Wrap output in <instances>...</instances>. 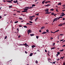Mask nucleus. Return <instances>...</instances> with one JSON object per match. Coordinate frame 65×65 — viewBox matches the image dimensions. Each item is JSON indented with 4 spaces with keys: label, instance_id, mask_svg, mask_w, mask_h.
Returning a JSON list of instances; mask_svg holds the SVG:
<instances>
[{
    "label": "nucleus",
    "instance_id": "obj_1",
    "mask_svg": "<svg viewBox=\"0 0 65 65\" xmlns=\"http://www.w3.org/2000/svg\"><path fill=\"white\" fill-rule=\"evenodd\" d=\"M27 32L28 33H31L32 32V30L30 29H28L27 30Z\"/></svg>",
    "mask_w": 65,
    "mask_h": 65
},
{
    "label": "nucleus",
    "instance_id": "obj_2",
    "mask_svg": "<svg viewBox=\"0 0 65 65\" xmlns=\"http://www.w3.org/2000/svg\"><path fill=\"white\" fill-rule=\"evenodd\" d=\"M24 10H25V11H27L28 10V9L27 8V7H25V9H24Z\"/></svg>",
    "mask_w": 65,
    "mask_h": 65
},
{
    "label": "nucleus",
    "instance_id": "obj_3",
    "mask_svg": "<svg viewBox=\"0 0 65 65\" xmlns=\"http://www.w3.org/2000/svg\"><path fill=\"white\" fill-rule=\"evenodd\" d=\"M29 19L30 20V21H32L33 20V18L31 16H30L29 17Z\"/></svg>",
    "mask_w": 65,
    "mask_h": 65
},
{
    "label": "nucleus",
    "instance_id": "obj_4",
    "mask_svg": "<svg viewBox=\"0 0 65 65\" xmlns=\"http://www.w3.org/2000/svg\"><path fill=\"white\" fill-rule=\"evenodd\" d=\"M58 18L57 17L56 18H55L54 20L55 21H57L58 20Z\"/></svg>",
    "mask_w": 65,
    "mask_h": 65
},
{
    "label": "nucleus",
    "instance_id": "obj_5",
    "mask_svg": "<svg viewBox=\"0 0 65 65\" xmlns=\"http://www.w3.org/2000/svg\"><path fill=\"white\" fill-rule=\"evenodd\" d=\"M6 1L7 2H9V3H11L12 2L11 1Z\"/></svg>",
    "mask_w": 65,
    "mask_h": 65
},
{
    "label": "nucleus",
    "instance_id": "obj_6",
    "mask_svg": "<svg viewBox=\"0 0 65 65\" xmlns=\"http://www.w3.org/2000/svg\"><path fill=\"white\" fill-rule=\"evenodd\" d=\"M38 17H37V18H36L35 20V22H36V21H37V19H38Z\"/></svg>",
    "mask_w": 65,
    "mask_h": 65
},
{
    "label": "nucleus",
    "instance_id": "obj_7",
    "mask_svg": "<svg viewBox=\"0 0 65 65\" xmlns=\"http://www.w3.org/2000/svg\"><path fill=\"white\" fill-rule=\"evenodd\" d=\"M13 2L15 3H17L18 2V0L14 1H13Z\"/></svg>",
    "mask_w": 65,
    "mask_h": 65
},
{
    "label": "nucleus",
    "instance_id": "obj_8",
    "mask_svg": "<svg viewBox=\"0 0 65 65\" xmlns=\"http://www.w3.org/2000/svg\"><path fill=\"white\" fill-rule=\"evenodd\" d=\"M46 33H47V32L44 31L42 33V34H46Z\"/></svg>",
    "mask_w": 65,
    "mask_h": 65
},
{
    "label": "nucleus",
    "instance_id": "obj_9",
    "mask_svg": "<svg viewBox=\"0 0 65 65\" xmlns=\"http://www.w3.org/2000/svg\"><path fill=\"white\" fill-rule=\"evenodd\" d=\"M46 1V0H44V1H43V2H42V4H44V2H45Z\"/></svg>",
    "mask_w": 65,
    "mask_h": 65
},
{
    "label": "nucleus",
    "instance_id": "obj_10",
    "mask_svg": "<svg viewBox=\"0 0 65 65\" xmlns=\"http://www.w3.org/2000/svg\"><path fill=\"white\" fill-rule=\"evenodd\" d=\"M63 26V25L62 24H60L58 25V26Z\"/></svg>",
    "mask_w": 65,
    "mask_h": 65
},
{
    "label": "nucleus",
    "instance_id": "obj_11",
    "mask_svg": "<svg viewBox=\"0 0 65 65\" xmlns=\"http://www.w3.org/2000/svg\"><path fill=\"white\" fill-rule=\"evenodd\" d=\"M48 10V9H46L45 10V12H47V10Z\"/></svg>",
    "mask_w": 65,
    "mask_h": 65
},
{
    "label": "nucleus",
    "instance_id": "obj_12",
    "mask_svg": "<svg viewBox=\"0 0 65 65\" xmlns=\"http://www.w3.org/2000/svg\"><path fill=\"white\" fill-rule=\"evenodd\" d=\"M30 35L31 36H34V34H30Z\"/></svg>",
    "mask_w": 65,
    "mask_h": 65
},
{
    "label": "nucleus",
    "instance_id": "obj_13",
    "mask_svg": "<svg viewBox=\"0 0 65 65\" xmlns=\"http://www.w3.org/2000/svg\"><path fill=\"white\" fill-rule=\"evenodd\" d=\"M32 55H33V53H32L30 54L29 56H32Z\"/></svg>",
    "mask_w": 65,
    "mask_h": 65
},
{
    "label": "nucleus",
    "instance_id": "obj_14",
    "mask_svg": "<svg viewBox=\"0 0 65 65\" xmlns=\"http://www.w3.org/2000/svg\"><path fill=\"white\" fill-rule=\"evenodd\" d=\"M22 12H28L26 11H25V10H24V11H22Z\"/></svg>",
    "mask_w": 65,
    "mask_h": 65
},
{
    "label": "nucleus",
    "instance_id": "obj_15",
    "mask_svg": "<svg viewBox=\"0 0 65 65\" xmlns=\"http://www.w3.org/2000/svg\"><path fill=\"white\" fill-rule=\"evenodd\" d=\"M59 31H60V30L58 29V30L55 31V32H58Z\"/></svg>",
    "mask_w": 65,
    "mask_h": 65
},
{
    "label": "nucleus",
    "instance_id": "obj_16",
    "mask_svg": "<svg viewBox=\"0 0 65 65\" xmlns=\"http://www.w3.org/2000/svg\"><path fill=\"white\" fill-rule=\"evenodd\" d=\"M34 47H35V45H33V46H32V48Z\"/></svg>",
    "mask_w": 65,
    "mask_h": 65
},
{
    "label": "nucleus",
    "instance_id": "obj_17",
    "mask_svg": "<svg viewBox=\"0 0 65 65\" xmlns=\"http://www.w3.org/2000/svg\"><path fill=\"white\" fill-rule=\"evenodd\" d=\"M57 5H61V3H59Z\"/></svg>",
    "mask_w": 65,
    "mask_h": 65
},
{
    "label": "nucleus",
    "instance_id": "obj_18",
    "mask_svg": "<svg viewBox=\"0 0 65 65\" xmlns=\"http://www.w3.org/2000/svg\"><path fill=\"white\" fill-rule=\"evenodd\" d=\"M26 25H32V24H29V23H26Z\"/></svg>",
    "mask_w": 65,
    "mask_h": 65
},
{
    "label": "nucleus",
    "instance_id": "obj_19",
    "mask_svg": "<svg viewBox=\"0 0 65 65\" xmlns=\"http://www.w3.org/2000/svg\"><path fill=\"white\" fill-rule=\"evenodd\" d=\"M50 10L51 11H53V10H54V9H50Z\"/></svg>",
    "mask_w": 65,
    "mask_h": 65
},
{
    "label": "nucleus",
    "instance_id": "obj_20",
    "mask_svg": "<svg viewBox=\"0 0 65 65\" xmlns=\"http://www.w3.org/2000/svg\"><path fill=\"white\" fill-rule=\"evenodd\" d=\"M35 63H36V64H37L38 63V61L37 60L36 61Z\"/></svg>",
    "mask_w": 65,
    "mask_h": 65
},
{
    "label": "nucleus",
    "instance_id": "obj_21",
    "mask_svg": "<svg viewBox=\"0 0 65 65\" xmlns=\"http://www.w3.org/2000/svg\"><path fill=\"white\" fill-rule=\"evenodd\" d=\"M64 51V50L63 49H62V50H60L59 51L60 52H63V51Z\"/></svg>",
    "mask_w": 65,
    "mask_h": 65
},
{
    "label": "nucleus",
    "instance_id": "obj_22",
    "mask_svg": "<svg viewBox=\"0 0 65 65\" xmlns=\"http://www.w3.org/2000/svg\"><path fill=\"white\" fill-rule=\"evenodd\" d=\"M57 54L58 55H59V54H60V53L59 52H57Z\"/></svg>",
    "mask_w": 65,
    "mask_h": 65
},
{
    "label": "nucleus",
    "instance_id": "obj_23",
    "mask_svg": "<svg viewBox=\"0 0 65 65\" xmlns=\"http://www.w3.org/2000/svg\"><path fill=\"white\" fill-rule=\"evenodd\" d=\"M54 14H54V13H51V15H54Z\"/></svg>",
    "mask_w": 65,
    "mask_h": 65
},
{
    "label": "nucleus",
    "instance_id": "obj_24",
    "mask_svg": "<svg viewBox=\"0 0 65 65\" xmlns=\"http://www.w3.org/2000/svg\"><path fill=\"white\" fill-rule=\"evenodd\" d=\"M49 5H49V4H47L45 6H47V7L48 6H49Z\"/></svg>",
    "mask_w": 65,
    "mask_h": 65
},
{
    "label": "nucleus",
    "instance_id": "obj_25",
    "mask_svg": "<svg viewBox=\"0 0 65 65\" xmlns=\"http://www.w3.org/2000/svg\"><path fill=\"white\" fill-rule=\"evenodd\" d=\"M33 6H35V5L34 4H33L32 5V7H33Z\"/></svg>",
    "mask_w": 65,
    "mask_h": 65
},
{
    "label": "nucleus",
    "instance_id": "obj_26",
    "mask_svg": "<svg viewBox=\"0 0 65 65\" xmlns=\"http://www.w3.org/2000/svg\"><path fill=\"white\" fill-rule=\"evenodd\" d=\"M39 13H37V14H35V15H39Z\"/></svg>",
    "mask_w": 65,
    "mask_h": 65
},
{
    "label": "nucleus",
    "instance_id": "obj_27",
    "mask_svg": "<svg viewBox=\"0 0 65 65\" xmlns=\"http://www.w3.org/2000/svg\"><path fill=\"white\" fill-rule=\"evenodd\" d=\"M24 28H27V26H24Z\"/></svg>",
    "mask_w": 65,
    "mask_h": 65
},
{
    "label": "nucleus",
    "instance_id": "obj_28",
    "mask_svg": "<svg viewBox=\"0 0 65 65\" xmlns=\"http://www.w3.org/2000/svg\"><path fill=\"white\" fill-rule=\"evenodd\" d=\"M19 22L18 21H17L14 22V23L15 24L16 23H18V22Z\"/></svg>",
    "mask_w": 65,
    "mask_h": 65
},
{
    "label": "nucleus",
    "instance_id": "obj_29",
    "mask_svg": "<svg viewBox=\"0 0 65 65\" xmlns=\"http://www.w3.org/2000/svg\"><path fill=\"white\" fill-rule=\"evenodd\" d=\"M29 22L30 23H31V24H32V23H33V22H32L31 21H29Z\"/></svg>",
    "mask_w": 65,
    "mask_h": 65
},
{
    "label": "nucleus",
    "instance_id": "obj_30",
    "mask_svg": "<svg viewBox=\"0 0 65 65\" xmlns=\"http://www.w3.org/2000/svg\"><path fill=\"white\" fill-rule=\"evenodd\" d=\"M48 61H51V59H50L48 58Z\"/></svg>",
    "mask_w": 65,
    "mask_h": 65
},
{
    "label": "nucleus",
    "instance_id": "obj_31",
    "mask_svg": "<svg viewBox=\"0 0 65 65\" xmlns=\"http://www.w3.org/2000/svg\"><path fill=\"white\" fill-rule=\"evenodd\" d=\"M48 31H49V30H48V29H47L46 30V31L47 32H48Z\"/></svg>",
    "mask_w": 65,
    "mask_h": 65
},
{
    "label": "nucleus",
    "instance_id": "obj_32",
    "mask_svg": "<svg viewBox=\"0 0 65 65\" xmlns=\"http://www.w3.org/2000/svg\"><path fill=\"white\" fill-rule=\"evenodd\" d=\"M62 59V60H63L64 58H63V57H61L60 58V59Z\"/></svg>",
    "mask_w": 65,
    "mask_h": 65
},
{
    "label": "nucleus",
    "instance_id": "obj_33",
    "mask_svg": "<svg viewBox=\"0 0 65 65\" xmlns=\"http://www.w3.org/2000/svg\"><path fill=\"white\" fill-rule=\"evenodd\" d=\"M26 8L28 9H28H30V7L29 8L28 7H26Z\"/></svg>",
    "mask_w": 65,
    "mask_h": 65
},
{
    "label": "nucleus",
    "instance_id": "obj_34",
    "mask_svg": "<svg viewBox=\"0 0 65 65\" xmlns=\"http://www.w3.org/2000/svg\"><path fill=\"white\" fill-rule=\"evenodd\" d=\"M44 27L43 26V27H41V29H44Z\"/></svg>",
    "mask_w": 65,
    "mask_h": 65
},
{
    "label": "nucleus",
    "instance_id": "obj_35",
    "mask_svg": "<svg viewBox=\"0 0 65 65\" xmlns=\"http://www.w3.org/2000/svg\"><path fill=\"white\" fill-rule=\"evenodd\" d=\"M27 43H26L25 44H23V45H27Z\"/></svg>",
    "mask_w": 65,
    "mask_h": 65
},
{
    "label": "nucleus",
    "instance_id": "obj_36",
    "mask_svg": "<svg viewBox=\"0 0 65 65\" xmlns=\"http://www.w3.org/2000/svg\"><path fill=\"white\" fill-rule=\"evenodd\" d=\"M17 30H18V31L17 32V33H19V28H18L17 29Z\"/></svg>",
    "mask_w": 65,
    "mask_h": 65
},
{
    "label": "nucleus",
    "instance_id": "obj_37",
    "mask_svg": "<svg viewBox=\"0 0 65 65\" xmlns=\"http://www.w3.org/2000/svg\"><path fill=\"white\" fill-rule=\"evenodd\" d=\"M19 19H20V20H23V19L21 17L19 18Z\"/></svg>",
    "mask_w": 65,
    "mask_h": 65
},
{
    "label": "nucleus",
    "instance_id": "obj_38",
    "mask_svg": "<svg viewBox=\"0 0 65 65\" xmlns=\"http://www.w3.org/2000/svg\"><path fill=\"white\" fill-rule=\"evenodd\" d=\"M60 36H63V35H63V34H60Z\"/></svg>",
    "mask_w": 65,
    "mask_h": 65
},
{
    "label": "nucleus",
    "instance_id": "obj_39",
    "mask_svg": "<svg viewBox=\"0 0 65 65\" xmlns=\"http://www.w3.org/2000/svg\"><path fill=\"white\" fill-rule=\"evenodd\" d=\"M56 60H57V61H59V60H60V59L58 58V59H57Z\"/></svg>",
    "mask_w": 65,
    "mask_h": 65
},
{
    "label": "nucleus",
    "instance_id": "obj_40",
    "mask_svg": "<svg viewBox=\"0 0 65 65\" xmlns=\"http://www.w3.org/2000/svg\"><path fill=\"white\" fill-rule=\"evenodd\" d=\"M19 45H23V44H19Z\"/></svg>",
    "mask_w": 65,
    "mask_h": 65
},
{
    "label": "nucleus",
    "instance_id": "obj_41",
    "mask_svg": "<svg viewBox=\"0 0 65 65\" xmlns=\"http://www.w3.org/2000/svg\"><path fill=\"white\" fill-rule=\"evenodd\" d=\"M55 63H56V62H53L52 63V64H55Z\"/></svg>",
    "mask_w": 65,
    "mask_h": 65
},
{
    "label": "nucleus",
    "instance_id": "obj_42",
    "mask_svg": "<svg viewBox=\"0 0 65 65\" xmlns=\"http://www.w3.org/2000/svg\"><path fill=\"white\" fill-rule=\"evenodd\" d=\"M9 8H11V7H12V6H9Z\"/></svg>",
    "mask_w": 65,
    "mask_h": 65
},
{
    "label": "nucleus",
    "instance_id": "obj_43",
    "mask_svg": "<svg viewBox=\"0 0 65 65\" xmlns=\"http://www.w3.org/2000/svg\"><path fill=\"white\" fill-rule=\"evenodd\" d=\"M27 46H28V45L27 44L26 45H25V47H27Z\"/></svg>",
    "mask_w": 65,
    "mask_h": 65
},
{
    "label": "nucleus",
    "instance_id": "obj_44",
    "mask_svg": "<svg viewBox=\"0 0 65 65\" xmlns=\"http://www.w3.org/2000/svg\"><path fill=\"white\" fill-rule=\"evenodd\" d=\"M62 15H63L64 14V12H62Z\"/></svg>",
    "mask_w": 65,
    "mask_h": 65
},
{
    "label": "nucleus",
    "instance_id": "obj_45",
    "mask_svg": "<svg viewBox=\"0 0 65 65\" xmlns=\"http://www.w3.org/2000/svg\"><path fill=\"white\" fill-rule=\"evenodd\" d=\"M36 37L37 39H38V36H36Z\"/></svg>",
    "mask_w": 65,
    "mask_h": 65
},
{
    "label": "nucleus",
    "instance_id": "obj_46",
    "mask_svg": "<svg viewBox=\"0 0 65 65\" xmlns=\"http://www.w3.org/2000/svg\"><path fill=\"white\" fill-rule=\"evenodd\" d=\"M56 11H57V12H58V8L56 9Z\"/></svg>",
    "mask_w": 65,
    "mask_h": 65
},
{
    "label": "nucleus",
    "instance_id": "obj_47",
    "mask_svg": "<svg viewBox=\"0 0 65 65\" xmlns=\"http://www.w3.org/2000/svg\"><path fill=\"white\" fill-rule=\"evenodd\" d=\"M32 17V18H34V17H35V15H34V16H31Z\"/></svg>",
    "mask_w": 65,
    "mask_h": 65
},
{
    "label": "nucleus",
    "instance_id": "obj_48",
    "mask_svg": "<svg viewBox=\"0 0 65 65\" xmlns=\"http://www.w3.org/2000/svg\"><path fill=\"white\" fill-rule=\"evenodd\" d=\"M64 40V39L61 40L60 41H63Z\"/></svg>",
    "mask_w": 65,
    "mask_h": 65
},
{
    "label": "nucleus",
    "instance_id": "obj_49",
    "mask_svg": "<svg viewBox=\"0 0 65 65\" xmlns=\"http://www.w3.org/2000/svg\"><path fill=\"white\" fill-rule=\"evenodd\" d=\"M6 38H7V36H6L5 38V39H6Z\"/></svg>",
    "mask_w": 65,
    "mask_h": 65
},
{
    "label": "nucleus",
    "instance_id": "obj_50",
    "mask_svg": "<svg viewBox=\"0 0 65 65\" xmlns=\"http://www.w3.org/2000/svg\"><path fill=\"white\" fill-rule=\"evenodd\" d=\"M3 2H6V1H5L4 0H3Z\"/></svg>",
    "mask_w": 65,
    "mask_h": 65
},
{
    "label": "nucleus",
    "instance_id": "obj_51",
    "mask_svg": "<svg viewBox=\"0 0 65 65\" xmlns=\"http://www.w3.org/2000/svg\"><path fill=\"white\" fill-rule=\"evenodd\" d=\"M53 49H55V48L52 47L51 48V50H53Z\"/></svg>",
    "mask_w": 65,
    "mask_h": 65
},
{
    "label": "nucleus",
    "instance_id": "obj_52",
    "mask_svg": "<svg viewBox=\"0 0 65 65\" xmlns=\"http://www.w3.org/2000/svg\"><path fill=\"white\" fill-rule=\"evenodd\" d=\"M19 27H22V26L21 25H19Z\"/></svg>",
    "mask_w": 65,
    "mask_h": 65
},
{
    "label": "nucleus",
    "instance_id": "obj_53",
    "mask_svg": "<svg viewBox=\"0 0 65 65\" xmlns=\"http://www.w3.org/2000/svg\"><path fill=\"white\" fill-rule=\"evenodd\" d=\"M45 52H46H46H47V50H45Z\"/></svg>",
    "mask_w": 65,
    "mask_h": 65
},
{
    "label": "nucleus",
    "instance_id": "obj_54",
    "mask_svg": "<svg viewBox=\"0 0 65 65\" xmlns=\"http://www.w3.org/2000/svg\"><path fill=\"white\" fill-rule=\"evenodd\" d=\"M45 4L47 3V1L46 2H45Z\"/></svg>",
    "mask_w": 65,
    "mask_h": 65
},
{
    "label": "nucleus",
    "instance_id": "obj_55",
    "mask_svg": "<svg viewBox=\"0 0 65 65\" xmlns=\"http://www.w3.org/2000/svg\"><path fill=\"white\" fill-rule=\"evenodd\" d=\"M25 53L26 54H27L28 53H27L26 51H25Z\"/></svg>",
    "mask_w": 65,
    "mask_h": 65
},
{
    "label": "nucleus",
    "instance_id": "obj_56",
    "mask_svg": "<svg viewBox=\"0 0 65 65\" xmlns=\"http://www.w3.org/2000/svg\"><path fill=\"white\" fill-rule=\"evenodd\" d=\"M62 25H65V23H63V24H62Z\"/></svg>",
    "mask_w": 65,
    "mask_h": 65
},
{
    "label": "nucleus",
    "instance_id": "obj_57",
    "mask_svg": "<svg viewBox=\"0 0 65 65\" xmlns=\"http://www.w3.org/2000/svg\"><path fill=\"white\" fill-rule=\"evenodd\" d=\"M65 20V18H63V20Z\"/></svg>",
    "mask_w": 65,
    "mask_h": 65
},
{
    "label": "nucleus",
    "instance_id": "obj_58",
    "mask_svg": "<svg viewBox=\"0 0 65 65\" xmlns=\"http://www.w3.org/2000/svg\"><path fill=\"white\" fill-rule=\"evenodd\" d=\"M39 32H41V30H39Z\"/></svg>",
    "mask_w": 65,
    "mask_h": 65
},
{
    "label": "nucleus",
    "instance_id": "obj_59",
    "mask_svg": "<svg viewBox=\"0 0 65 65\" xmlns=\"http://www.w3.org/2000/svg\"><path fill=\"white\" fill-rule=\"evenodd\" d=\"M53 38H52V37H51V39H53Z\"/></svg>",
    "mask_w": 65,
    "mask_h": 65
},
{
    "label": "nucleus",
    "instance_id": "obj_60",
    "mask_svg": "<svg viewBox=\"0 0 65 65\" xmlns=\"http://www.w3.org/2000/svg\"><path fill=\"white\" fill-rule=\"evenodd\" d=\"M60 18H63V17H59Z\"/></svg>",
    "mask_w": 65,
    "mask_h": 65
},
{
    "label": "nucleus",
    "instance_id": "obj_61",
    "mask_svg": "<svg viewBox=\"0 0 65 65\" xmlns=\"http://www.w3.org/2000/svg\"><path fill=\"white\" fill-rule=\"evenodd\" d=\"M13 15H16V14H13Z\"/></svg>",
    "mask_w": 65,
    "mask_h": 65
},
{
    "label": "nucleus",
    "instance_id": "obj_62",
    "mask_svg": "<svg viewBox=\"0 0 65 65\" xmlns=\"http://www.w3.org/2000/svg\"><path fill=\"white\" fill-rule=\"evenodd\" d=\"M30 8H33V7H30Z\"/></svg>",
    "mask_w": 65,
    "mask_h": 65
},
{
    "label": "nucleus",
    "instance_id": "obj_63",
    "mask_svg": "<svg viewBox=\"0 0 65 65\" xmlns=\"http://www.w3.org/2000/svg\"><path fill=\"white\" fill-rule=\"evenodd\" d=\"M20 37H21V36L19 35V36L18 37H19V38H20Z\"/></svg>",
    "mask_w": 65,
    "mask_h": 65
},
{
    "label": "nucleus",
    "instance_id": "obj_64",
    "mask_svg": "<svg viewBox=\"0 0 65 65\" xmlns=\"http://www.w3.org/2000/svg\"><path fill=\"white\" fill-rule=\"evenodd\" d=\"M62 46V47H64V46H65V45H63Z\"/></svg>",
    "mask_w": 65,
    "mask_h": 65
}]
</instances>
